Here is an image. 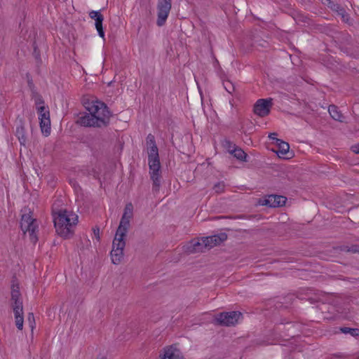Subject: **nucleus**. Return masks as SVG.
Here are the masks:
<instances>
[{"label": "nucleus", "mask_w": 359, "mask_h": 359, "mask_svg": "<svg viewBox=\"0 0 359 359\" xmlns=\"http://www.w3.org/2000/svg\"><path fill=\"white\" fill-rule=\"evenodd\" d=\"M83 104L88 113L80 114L78 124L93 128L107 127L109 124L111 113L104 102L91 97L84 98Z\"/></svg>", "instance_id": "nucleus-1"}, {"label": "nucleus", "mask_w": 359, "mask_h": 359, "mask_svg": "<svg viewBox=\"0 0 359 359\" xmlns=\"http://www.w3.org/2000/svg\"><path fill=\"white\" fill-rule=\"evenodd\" d=\"M54 225L57 233L65 239L70 238L74 234V226L78 222L76 215L67 210H60L54 215Z\"/></svg>", "instance_id": "nucleus-2"}, {"label": "nucleus", "mask_w": 359, "mask_h": 359, "mask_svg": "<svg viewBox=\"0 0 359 359\" xmlns=\"http://www.w3.org/2000/svg\"><path fill=\"white\" fill-rule=\"evenodd\" d=\"M148 161L149 166V174L153 182L152 189L154 191H158L161 187V163L157 146L147 149Z\"/></svg>", "instance_id": "nucleus-3"}, {"label": "nucleus", "mask_w": 359, "mask_h": 359, "mask_svg": "<svg viewBox=\"0 0 359 359\" xmlns=\"http://www.w3.org/2000/svg\"><path fill=\"white\" fill-rule=\"evenodd\" d=\"M133 216V205L131 203L126 205L124 212L120 221L119 226L116 230L112 247H125L126 242L124 237L126 235L130 226V220Z\"/></svg>", "instance_id": "nucleus-4"}, {"label": "nucleus", "mask_w": 359, "mask_h": 359, "mask_svg": "<svg viewBox=\"0 0 359 359\" xmlns=\"http://www.w3.org/2000/svg\"><path fill=\"white\" fill-rule=\"evenodd\" d=\"M11 306L14 313L15 325L19 330L23 328V306L20 292V287L18 284H13L11 286Z\"/></svg>", "instance_id": "nucleus-5"}, {"label": "nucleus", "mask_w": 359, "mask_h": 359, "mask_svg": "<svg viewBox=\"0 0 359 359\" xmlns=\"http://www.w3.org/2000/svg\"><path fill=\"white\" fill-rule=\"evenodd\" d=\"M227 238L228 236L226 233H219L201 238H194L182 247H201V245H204V247H216L222 245Z\"/></svg>", "instance_id": "nucleus-6"}, {"label": "nucleus", "mask_w": 359, "mask_h": 359, "mask_svg": "<svg viewBox=\"0 0 359 359\" xmlns=\"http://www.w3.org/2000/svg\"><path fill=\"white\" fill-rule=\"evenodd\" d=\"M20 228L25 236L28 235L32 244L35 245L38 241L36 220L32 218L29 214H23L21 217Z\"/></svg>", "instance_id": "nucleus-7"}, {"label": "nucleus", "mask_w": 359, "mask_h": 359, "mask_svg": "<svg viewBox=\"0 0 359 359\" xmlns=\"http://www.w3.org/2000/svg\"><path fill=\"white\" fill-rule=\"evenodd\" d=\"M242 318V313L238 311L221 313L214 318L216 324L224 326L235 325Z\"/></svg>", "instance_id": "nucleus-8"}, {"label": "nucleus", "mask_w": 359, "mask_h": 359, "mask_svg": "<svg viewBox=\"0 0 359 359\" xmlns=\"http://www.w3.org/2000/svg\"><path fill=\"white\" fill-rule=\"evenodd\" d=\"M172 7V0H158L156 25H165Z\"/></svg>", "instance_id": "nucleus-9"}, {"label": "nucleus", "mask_w": 359, "mask_h": 359, "mask_svg": "<svg viewBox=\"0 0 359 359\" xmlns=\"http://www.w3.org/2000/svg\"><path fill=\"white\" fill-rule=\"evenodd\" d=\"M272 99H259L254 105L253 111L260 117H264L270 113L272 107Z\"/></svg>", "instance_id": "nucleus-10"}, {"label": "nucleus", "mask_w": 359, "mask_h": 359, "mask_svg": "<svg viewBox=\"0 0 359 359\" xmlns=\"http://www.w3.org/2000/svg\"><path fill=\"white\" fill-rule=\"evenodd\" d=\"M159 359H184L182 352L175 346H166L159 355Z\"/></svg>", "instance_id": "nucleus-11"}, {"label": "nucleus", "mask_w": 359, "mask_h": 359, "mask_svg": "<svg viewBox=\"0 0 359 359\" xmlns=\"http://www.w3.org/2000/svg\"><path fill=\"white\" fill-rule=\"evenodd\" d=\"M287 198L280 195H269L264 200L262 205L271 208L281 207L285 205Z\"/></svg>", "instance_id": "nucleus-12"}, {"label": "nucleus", "mask_w": 359, "mask_h": 359, "mask_svg": "<svg viewBox=\"0 0 359 359\" xmlns=\"http://www.w3.org/2000/svg\"><path fill=\"white\" fill-rule=\"evenodd\" d=\"M89 16L91 19H93L95 21V25L99 36L101 38L104 39V32L102 27V22L104 20L103 15L100 11H91L89 13Z\"/></svg>", "instance_id": "nucleus-13"}, {"label": "nucleus", "mask_w": 359, "mask_h": 359, "mask_svg": "<svg viewBox=\"0 0 359 359\" xmlns=\"http://www.w3.org/2000/svg\"><path fill=\"white\" fill-rule=\"evenodd\" d=\"M276 145L278 147V149L274 151L279 157L283 158H290L292 157V155L290 156H287L290 149V145L287 142H284L280 139H276Z\"/></svg>", "instance_id": "nucleus-14"}, {"label": "nucleus", "mask_w": 359, "mask_h": 359, "mask_svg": "<svg viewBox=\"0 0 359 359\" xmlns=\"http://www.w3.org/2000/svg\"><path fill=\"white\" fill-rule=\"evenodd\" d=\"M331 8L332 11H334L335 13H337L338 16H340L341 20L348 24H351V17L349 14L346 11L345 8L340 6L338 4H333L332 6H331Z\"/></svg>", "instance_id": "nucleus-15"}, {"label": "nucleus", "mask_w": 359, "mask_h": 359, "mask_svg": "<svg viewBox=\"0 0 359 359\" xmlns=\"http://www.w3.org/2000/svg\"><path fill=\"white\" fill-rule=\"evenodd\" d=\"M110 257L114 264H119L123 259V248H111Z\"/></svg>", "instance_id": "nucleus-16"}, {"label": "nucleus", "mask_w": 359, "mask_h": 359, "mask_svg": "<svg viewBox=\"0 0 359 359\" xmlns=\"http://www.w3.org/2000/svg\"><path fill=\"white\" fill-rule=\"evenodd\" d=\"M15 135L20 144L25 146L27 143V135L25 128V124L22 120L20 121V125L16 128Z\"/></svg>", "instance_id": "nucleus-17"}, {"label": "nucleus", "mask_w": 359, "mask_h": 359, "mask_svg": "<svg viewBox=\"0 0 359 359\" xmlns=\"http://www.w3.org/2000/svg\"><path fill=\"white\" fill-rule=\"evenodd\" d=\"M328 111L331 117L335 121L339 122H344V116L341 112L339 110L338 107L334 104H331L328 107Z\"/></svg>", "instance_id": "nucleus-18"}, {"label": "nucleus", "mask_w": 359, "mask_h": 359, "mask_svg": "<svg viewBox=\"0 0 359 359\" xmlns=\"http://www.w3.org/2000/svg\"><path fill=\"white\" fill-rule=\"evenodd\" d=\"M40 128L43 133L48 136L50 133V119L43 120L40 118Z\"/></svg>", "instance_id": "nucleus-19"}, {"label": "nucleus", "mask_w": 359, "mask_h": 359, "mask_svg": "<svg viewBox=\"0 0 359 359\" xmlns=\"http://www.w3.org/2000/svg\"><path fill=\"white\" fill-rule=\"evenodd\" d=\"M231 154L233 155L235 158L240 161H246L247 154L241 148L236 147L232 150Z\"/></svg>", "instance_id": "nucleus-20"}, {"label": "nucleus", "mask_w": 359, "mask_h": 359, "mask_svg": "<svg viewBox=\"0 0 359 359\" xmlns=\"http://www.w3.org/2000/svg\"><path fill=\"white\" fill-rule=\"evenodd\" d=\"M37 112L39 114V119L43 118V120H46L50 118L49 110L46 107H39Z\"/></svg>", "instance_id": "nucleus-21"}, {"label": "nucleus", "mask_w": 359, "mask_h": 359, "mask_svg": "<svg viewBox=\"0 0 359 359\" xmlns=\"http://www.w3.org/2000/svg\"><path fill=\"white\" fill-rule=\"evenodd\" d=\"M340 330L344 334H349L353 337H358L359 336V329L357 328H351V327H341Z\"/></svg>", "instance_id": "nucleus-22"}, {"label": "nucleus", "mask_w": 359, "mask_h": 359, "mask_svg": "<svg viewBox=\"0 0 359 359\" xmlns=\"http://www.w3.org/2000/svg\"><path fill=\"white\" fill-rule=\"evenodd\" d=\"M223 86L225 90L230 94L233 95L236 91L234 84L229 80H224Z\"/></svg>", "instance_id": "nucleus-23"}, {"label": "nucleus", "mask_w": 359, "mask_h": 359, "mask_svg": "<svg viewBox=\"0 0 359 359\" xmlns=\"http://www.w3.org/2000/svg\"><path fill=\"white\" fill-rule=\"evenodd\" d=\"M222 146L227 149V151L231 154L232 152V150L234 149V148H236L237 146L236 144H233L229 140L225 139L222 142Z\"/></svg>", "instance_id": "nucleus-24"}, {"label": "nucleus", "mask_w": 359, "mask_h": 359, "mask_svg": "<svg viewBox=\"0 0 359 359\" xmlns=\"http://www.w3.org/2000/svg\"><path fill=\"white\" fill-rule=\"evenodd\" d=\"M146 144L147 149L151 148L152 147H156L155 137L152 134H149L146 139Z\"/></svg>", "instance_id": "nucleus-25"}, {"label": "nucleus", "mask_w": 359, "mask_h": 359, "mask_svg": "<svg viewBox=\"0 0 359 359\" xmlns=\"http://www.w3.org/2000/svg\"><path fill=\"white\" fill-rule=\"evenodd\" d=\"M34 102H35L37 111H38V108L39 107H45L44 106V101L43 100V97L40 95H39L37 93H36L34 95Z\"/></svg>", "instance_id": "nucleus-26"}, {"label": "nucleus", "mask_w": 359, "mask_h": 359, "mask_svg": "<svg viewBox=\"0 0 359 359\" xmlns=\"http://www.w3.org/2000/svg\"><path fill=\"white\" fill-rule=\"evenodd\" d=\"M225 184L224 182H219L216 183L213 189L217 194H220L224 191Z\"/></svg>", "instance_id": "nucleus-27"}, {"label": "nucleus", "mask_w": 359, "mask_h": 359, "mask_svg": "<svg viewBox=\"0 0 359 359\" xmlns=\"http://www.w3.org/2000/svg\"><path fill=\"white\" fill-rule=\"evenodd\" d=\"M27 320L29 323V326L31 328L32 331L34 330L35 327V320H34V316L32 313H29L27 316Z\"/></svg>", "instance_id": "nucleus-28"}, {"label": "nucleus", "mask_w": 359, "mask_h": 359, "mask_svg": "<svg viewBox=\"0 0 359 359\" xmlns=\"http://www.w3.org/2000/svg\"><path fill=\"white\" fill-rule=\"evenodd\" d=\"M93 235H94L95 239L97 241H100V228L97 226L93 227Z\"/></svg>", "instance_id": "nucleus-29"}, {"label": "nucleus", "mask_w": 359, "mask_h": 359, "mask_svg": "<svg viewBox=\"0 0 359 359\" xmlns=\"http://www.w3.org/2000/svg\"><path fill=\"white\" fill-rule=\"evenodd\" d=\"M276 136H277V133H270V134L269 135V137L271 140H275V142H276V139H278V138L276 137Z\"/></svg>", "instance_id": "nucleus-30"}, {"label": "nucleus", "mask_w": 359, "mask_h": 359, "mask_svg": "<svg viewBox=\"0 0 359 359\" xmlns=\"http://www.w3.org/2000/svg\"><path fill=\"white\" fill-rule=\"evenodd\" d=\"M352 150L353 152H355V154H359V144H356V145H354L352 147Z\"/></svg>", "instance_id": "nucleus-31"}, {"label": "nucleus", "mask_w": 359, "mask_h": 359, "mask_svg": "<svg viewBox=\"0 0 359 359\" xmlns=\"http://www.w3.org/2000/svg\"><path fill=\"white\" fill-rule=\"evenodd\" d=\"M347 251L348 252H358L359 253V248L357 249V248H347Z\"/></svg>", "instance_id": "nucleus-32"}, {"label": "nucleus", "mask_w": 359, "mask_h": 359, "mask_svg": "<svg viewBox=\"0 0 359 359\" xmlns=\"http://www.w3.org/2000/svg\"><path fill=\"white\" fill-rule=\"evenodd\" d=\"M243 215H238V216H236V217H234L233 218H234V219H236V218H237V219H240V218H243Z\"/></svg>", "instance_id": "nucleus-33"}, {"label": "nucleus", "mask_w": 359, "mask_h": 359, "mask_svg": "<svg viewBox=\"0 0 359 359\" xmlns=\"http://www.w3.org/2000/svg\"><path fill=\"white\" fill-rule=\"evenodd\" d=\"M28 84H29V86H31V85H32V84H33V83H32V79L28 80Z\"/></svg>", "instance_id": "nucleus-34"}, {"label": "nucleus", "mask_w": 359, "mask_h": 359, "mask_svg": "<svg viewBox=\"0 0 359 359\" xmlns=\"http://www.w3.org/2000/svg\"><path fill=\"white\" fill-rule=\"evenodd\" d=\"M352 247H359V245H353Z\"/></svg>", "instance_id": "nucleus-35"}, {"label": "nucleus", "mask_w": 359, "mask_h": 359, "mask_svg": "<svg viewBox=\"0 0 359 359\" xmlns=\"http://www.w3.org/2000/svg\"><path fill=\"white\" fill-rule=\"evenodd\" d=\"M358 8H359V6H358Z\"/></svg>", "instance_id": "nucleus-36"}, {"label": "nucleus", "mask_w": 359, "mask_h": 359, "mask_svg": "<svg viewBox=\"0 0 359 359\" xmlns=\"http://www.w3.org/2000/svg\"><path fill=\"white\" fill-rule=\"evenodd\" d=\"M358 359H359V358Z\"/></svg>", "instance_id": "nucleus-37"}]
</instances>
